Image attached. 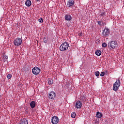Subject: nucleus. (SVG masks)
Masks as SVG:
<instances>
[{
	"label": "nucleus",
	"instance_id": "obj_17",
	"mask_svg": "<svg viewBox=\"0 0 124 124\" xmlns=\"http://www.w3.org/2000/svg\"><path fill=\"white\" fill-rule=\"evenodd\" d=\"M3 58H4V59L5 61H7V59H8V56L6 55V54H5V53H3Z\"/></svg>",
	"mask_w": 124,
	"mask_h": 124
},
{
	"label": "nucleus",
	"instance_id": "obj_21",
	"mask_svg": "<svg viewBox=\"0 0 124 124\" xmlns=\"http://www.w3.org/2000/svg\"><path fill=\"white\" fill-rule=\"evenodd\" d=\"M101 16L102 17H105V16H106V13H105V12H103L102 13H101Z\"/></svg>",
	"mask_w": 124,
	"mask_h": 124
},
{
	"label": "nucleus",
	"instance_id": "obj_6",
	"mask_svg": "<svg viewBox=\"0 0 124 124\" xmlns=\"http://www.w3.org/2000/svg\"><path fill=\"white\" fill-rule=\"evenodd\" d=\"M51 123L52 124H57L59 123V117L58 116H53L51 119Z\"/></svg>",
	"mask_w": 124,
	"mask_h": 124
},
{
	"label": "nucleus",
	"instance_id": "obj_30",
	"mask_svg": "<svg viewBox=\"0 0 124 124\" xmlns=\"http://www.w3.org/2000/svg\"><path fill=\"white\" fill-rule=\"evenodd\" d=\"M37 1H40V0H36Z\"/></svg>",
	"mask_w": 124,
	"mask_h": 124
},
{
	"label": "nucleus",
	"instance_id": "obj_8",
	"mask_svg": "<svg viewBox=\"0 0 124 124\" xmlns=\"http://www.w3.org/2000/svg\"><path fill=\"white\" fill-rule=\"evenodd\" d=\"M55 97H56V93L54 92H51L49 93L48 98L50 99H54V98H55Z\"/></svg>",
	"mask_w": 124,
	"mask_h": 124
},
{
	"label": "nucleus",
	"instance_id": "obj_29",
	"mask_svg": "<svg viewBox=\"0 0 124 124\" xmlns=\"http://www.w3.org/2000/svg\"><path fill=\"white\" fill-rule=\"evenodd\" d=\"M0 98H1V95H0Z\"/></svg>",
	"mask_w": 124,
	"mask_h": 124
},
{
	"label": "nucleus",
	"instance_id": "obj_19",
	"mask_svg": "<svg viewBox=\"0 0 124 124\" xmlns=\"http://www.w3.org/2000/svg\"><path fill=\"white\" fill-rule=\"evenodd\" d=\"M44 43H47L48 42V38L47 36H45L43 39Z\"/></svg>",
	"mask_w": 124,
	"mask_h": 124
},
{
	"label": "nucleus",
	"instance_id": "obj_18",
	"mask_svg": "<svg viewBox=\"0 0 124 124\" xmlns=\"http://www.w3.org/2000/svg\"><path fill=\"white\" fill-rule=\"evenodd\" d=\"M95 55L96 56H100L101 55V51L98 50L95 51Z\"/></svg>",
	"mask_w": 124,
	"mask_h": 124
},
{
	"label": "nucleus",
	"instance_id": "obj_2",
	"mask_svg": "<svg viewBox=\"0 0 124 124\" xmlns=\"http://www.w3.org/2000/svg\"><path fill=\"white\" fill-rule=\"evenodd\" d=\"M108 46L110 50H114V49H116L118 47V43L116 41H111L108 43Z\"/></svg>",
	"mask_w": 124,
	"mask_h": 124
},
{
	"label": "nucleus",
	"instance_id": "obj_10",
	"mask_svg": "<svg viewBox=\"0 0 124 124\" xmlns=\"http://www.w3.org/2000/svg\"><path fill=\"white\" fill-rule=\"evenodd\" d=\"M65 20L66 21H71L72 20V16L70 15H66L65 16Z\"/></svg>",
	"mask_w": 124,
	"mask_h": 124
},
{
	"label": "nucleus",
	"instance_id": "obj_27",
	"mask_svg": "<svg viewBox=\"0 0 124 124\" xmlns=\"http://www.w3.org/2000/svg\"><path fill=\"white\" fill-rule=\"evenodd\" d=\"M102 21H99L98 22V25H99V26H101V25H102Z\"/></svg>",
	"mask_w": 124,
	"mask_h": 124
},
{
	"label": "nucleus",
	"instance_id": "obj_4",
	"mask_svg": "<svg viewBox=\"0 0 124 124\" xmlns=\"http://www.w3.org/2000/svg\"><path fill=\"white\" fill-rule=\"evenodd\" d=\"M23 42V40L20 38H16L14 40V44L15 46H20Z\"/></svg>",
	"mask_w": 124,
	"mask_h": 124
},
{
	"label": "nucleus",
	"instance_id": "obj_22",
	"mask_svg": "<svg viewBox=\"0 0 124 124\" xmlns=\"http://www.w3.org/2000/svg\"><path fill=\"white\" fill-rule=\"evenodd\" d=\"M95 76H96V77H98V76H99V71H96V72H95Z\"/></svg>",
	"mask_w": 124,
	"mask_h": 124
},
{
	"label": "nucleus",
	"instance_id": "obj_12",
	"mask_svg": "<svg viewBox=\"0 0 124 124\" xmlns=\"http://www.w3.org/2000/svg\"><path fill=\"white\" fill-rule=\"evenodd\" d=\"M67 4L68 7H71L74 4V1L70 0L68 1Z\"/></svg>",
	"mask_w": 124,
	"mask_h": 124
},
{
	"label": "nucleus",
	"instance_id": "obj_28",
	"mask_svg": "<svg viewBox=\"0 0 124 124\" xmlns=\"http://www.w3.org/2000/svg\"><path fill=\"white\" fill-rule=\"evenodd\" d=\"M78 35L79 36H82L83 35V33H82V32L79 33Z\"/></svg>",
	"mask_w": 124,
	"mask_h": 124
},
{
	"label": "nucleus",
	"instance_id": "obj_3",
	"mask_svg": "<svg viewBox=\"0 0 124 124\" xmlns=\"http://www.w3.org/2000/svg\"><path fill=\"white\" fill-rule=\"evenodd\" d=\"M121 86V80H117L116 82L113 84V90L115 92H117L118 90H119V88Z\"/></svg>",
	"mask_w": 124,
	"mask_h": 124
},
{
	"label": "nucleus",
	"instance_id": "obj_14",
	"mask_svg": "<svg viewBox=\"0 0 124 124\" xmlns=\"http://www.w3.org/2000/svg\"><path fill=\"white\" fill-rule=\"evenodd\" d=\"M25 5L28 7L31 6V1L30 0H26L25 2Z\"/></svg>",
	"mask_w": 124,
	"mask_h": 124
},
{
	"label": "nucleus",
	"instance_id": "obj_9",
	"mask_svg": "<svg viewBox=\"0 0 124 124\" xmlns=\"http://www.w3.org/2000/svg\"><path fill=\"white\" fill-rule=\"evenodd\" d=\"M75 107L77 109H80L82 107V103L80 101H77L75 104Z\"/></svg>",
	"mask_w": 124,
	"mask_h": 124
},
{
	"label": "nucleus",
	"instance_id": "obj_13",
	"mask_svg": "<svg viewBox=\"0 0 124 124\" xmlns=\"http://www.w3.org/2000/svg\"><path fill=\"white\" fill-rule=\"evenodd\" d=\"M35 105H36V103H35V101H32L30 103V106H31V108H32V109H33V108H34V107H35Z\"/></svg>",
	"mask_w": 124,
	"mask_h": 124
},
{
	"label": "nucleus",
	"instance_id": "obj_7",
	"mask_svg": "<svg viewBox=\"0 0 124 124\" xmlns=\"http://www.w3.org/2000/svg\"><path fill=\"white\" fill-rule=\"evenodd\" d=\"M109 33H110V31L108 28H105L102 31L103 36H107L109 35Z\"/></svg>",
	"mask_w": 124,
	"mask_h": 124
},
{
	"label": "nucleus",
	"instance_id": "obj_16",
	"mask_svg": "<svg viewBox=\"0 0 124 124\" xmlns=\"http://www.w3.org/2000/svg\"><path fill=\"white\" fill-rule=\"evenodd\" d=\"M47 81H48V84L49 85H52L53 84V80L51 78L47 79Z\"/></svg>",
	"mask_w": 124,
	"mask_h": 124
},
{
	"label": "nucleus",
	"instance_id": "obj_26",
	"mask_svg": "<svg viewBox=\"0 0 124 124\" xmlns=\"http://www.w3.org/2000/svg\"><path fill=\"white\" fill-rule=\"evenodd\" d=\"M104 75H105V72H102L100 74V76H101L102 77H103V76H104Z\"/></svg>",
	"mask_w": 124,
	"mask_h": 124
},
{
	"label": "nucleus",
	"instance_id": "obj_15",
	"mask_svg": "<svg viewBox=\"0 0 124 124\" xmlns=\"http://www.w3.org/2000/svg\"><path fill=\"white\" fill-rule=\"evenodd\" d=\"M96 117H97V118L98 119H101V118H102L103 115H102V113H100V112L97 111V112H96Z\"/></svg>",
	"mask_w": 124,
	"mask_h": 124
},
{
	"label": "nucleus",
	"instance_id": "obj_11",
	"mask_svg": "<svg viewBox=\"0 0 124 124\" xmlns=\"http://www.w3.org/2000/svg\"><path fill=\"white\" fill-rule=\"evenodd\" d=\"M20 124H29V121L26 119H23L20 121Z\"/></svg>",
	"mask_w": 124,
	"mask_h": 124
},
{
	"label": "nucleus",
	"instance_id": "obj_5",
	"mask_svg": "<svg viewBox=\"0 0 124 124\" xmlns=\"http://www.w3.org/2000/svg\"><path fill=\"white\" fill-rule=\"evenodd\" d=\"M41 70L38 67H34L32 69V72L34 75H38Z\"/></svg>",
	"mask_w": 124,
	"mask_h": 124
},
{
	"label": "nucleus",
	"instance_id": "obj_20",
	"mask_svg": "<svg viewBox=\"0 0 124 124\" xmlns=\"http://www.w3.org/2000/svg\"><path fill=\"white\" fill-rule=\"evenodd\" d=\"M71 116V118L74 119V118H75V117L76 116V113L75 112H72Z\"/></svg>",
	"mask_w": 124,
	"mask_h": 124
},
{
	"label": "nucleus",
	"instance_id": "obj_1",
	"mask_svg": "<svg viewBox=\"0 0 124 124\" xmlns=\"http://www.w3.org/2000/svg\"><path fill=\"white\" fill-rule=\"evenodd\" d=\"M69 48V44L67 42L62 43L60 46V50L62 52H64V51H67Z\"/></svg>",
	"mask_w": 124,
	"mask_h": 124
},
{
	"label": "nucleus",
	"instance_id": "obj_24",
	"mask_svg": "<svg viewBox=\"0 0 124 124\" xmlns=\"http://www.w3.org/2000/svg\"><path fill=\"white\" fill-rule=\"evenodd\" d=\"M12 77V75L10 74H9L7 76V78H8V79H11V78Z\"/></svg>",
	"mask_w": 124,
	"mask_h": 124
},
{
	"label": "nucleus",
	"instance_id": "obj_23",
	"mask_svg": "<svg viewBox=\"0 0 124 124\" xmlns=\"http://www.w3.org/2000/svg\"><path fill=\"white\" fill-rule=\"evenodd\" d=\"M102 47H103L104 48H106V47H107V44H106V43H103L102 44Z\"/></svg>",
	"mask_w": 124,
	"mask_h": 124
},
{
	"label": "nucleus",
	"instance_id": "obj_25",
	"mask_svg": "<svg viewBox=\"0 0 124 124\" xmlns=\"http://www.w3.org/2000/svg\"><path fill=\"white\" fill-rule=\"evenodd\" d=\"M39 23H43V18H40L38 19Z\"/></svg>",
	"mask_w": 124,
	"mask_h": 124
}]
</instances>
